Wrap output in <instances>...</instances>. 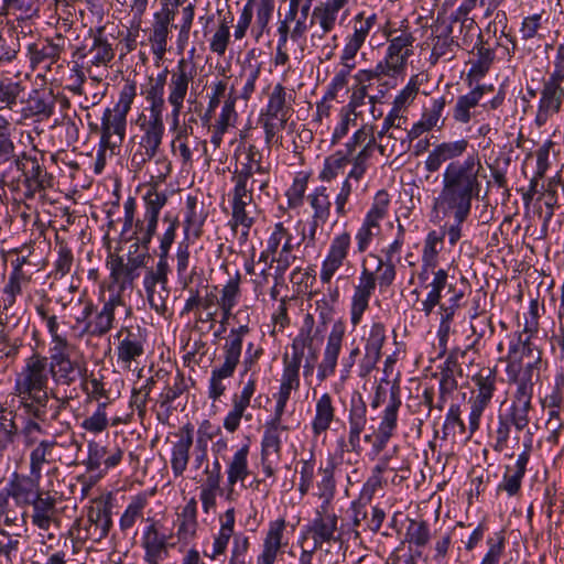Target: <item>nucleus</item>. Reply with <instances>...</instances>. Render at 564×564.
Returning <instances> with one entry per match:
<instances>
[{
	"instance_id": "nucleus-3",
	"label": "nucleus",
	"mask_w": 564,
	"mask_h": 564,
	"mask_svg": "<svg viewBox=\"0 0 564 564\" xmlns=\"http://www.w3.org/2000/svg\"><path fill=\"white\" fill-rule=\"evenodd\" d=\"M82 311L75 316L76 326H83L80 336L102 337L115 326L116 310L126 307L122 295L113 293L98 308L91 300H79Z\"/></svg>"
},
{
	"instance_id": "nucleus-1",
	"label": "nucleus",
	"mask_w": 564,
	"mask_h": 564,
	"mask_svg": "<svg viewBox=\"0 0 564 564\" xmlns=\"http://www.w3.org/2000/svg\"><path fill=\"white\" fill-rule=\"evenodd\" d=\"M484 171L478 153L470 154L463 163H452L442 175V189L434 199V208L445 215L453 214L455 224L447 231L448 242L454 246L462 237V224L467 219L471 202L478 198Z\"/></svg>"
},
{
	"instance_id": "nucleus-30",
	"label": "nucleus",
	"mask_w": 564,
	"mask_h": 564,
	"mask_svg": "<svg viewBox=\"0 0 564 564\" xmlns=\"http://www.w3.org/2000/svg\"><path fill=\"white\" fill-rule=\"evenodd\" d=\"M32 505V523L41 530H50L56 519V499L48 492L45 495L36 494V497L30 502Z\"/></svg>"
},
{
	"instance_id": "nucleus-16",
	"label": "nucleus",
	"mask_w": 564,
	"mask_h": 564,
	"mask_svg": "<svg viewBox=\"0 0 564 564\" xmlns=\"http://www.w3.org/2000/svg\"><path fill=\"white\" fill-rule=\"evenodd\" d=\"M253 197L248 188L234 187L231 228L241 227V237L247 240L249 230L256 221L257 208L251 206Z\"/></svg>"
},
{
	"instance_id": "nucleus-47",
	"label": "nucleus",
	"mask_w": 564,
	"mask_h": 564,
	"mask_svg": "<svg viewBox=\"0 0 564 564\" xmlns=\"http://www.w3.org/2000/svg\"><path fill=\"white\" fill-rule=\"evenodd\" d=\"M57 445L55 440H42L30 453V473L35 477H42L44 464L51 463V456L54 447Z\"/></svg>"
},
{
	"instance_id": "nucleus-8",
	"label": "nucleus",
	"mask_w": 564,
	"mask_h": 564,
	"mask_svg": "<svg viewBox=\"0 0 564 564\" xmlns=\"http://www.w3.org/2000/svg\"><path fill=\"white\" fill-rule=\"evenodd\" d=\"M72 344L67 346H51L47 358L50 373L56 384L72 386L86 371L85 364L70 358Z\"/></svg>"
},
{
	"instance_id": "nucleus-54",
	"label": "nucleus",
	"mask_w": 564,
	"mask_h": 564,
	"mask_svg": "<svg viewBox=\"0 0 564 564\" xmlns=\"http://www.w3.org/2000/svg\"><path fill=\"white\" fill-rule=\"evenodd\" d=\"M80 381L82 390L89 400H104L102 402L108 403L109 391L100 378L95 377L93 372L88 375L86 370L82 373Z\"/></svg>"
},
{
	"instance_id": "nucleus-34",
	"label": "nucleus",
	"mask_w": 564,
	"mask_h": 564,
	"mask_svg": "<svg viewBox=\"0 0 564 564\" xmlns=\"http://www.w3.org/2000/svg\"><path fill=\"white\" fill-rule=\"evenodd\" d=\"M307 200L314 210L310 229V236L314 238L317 227L327 221L332 203L325 186L317 187L307 196Z\"/></svg>"
},
{
	"instance_id": "nucleus-32",
	"label": "nucleus",
	"mask_w": 564,
	"mask_h": 564,
	"mask_svg": "<svg viewBox=\"0 0 564 564\" xmlns=\"http://www.w3.org/2000/svg\"><path fill=\"white\" fill-rule=\"evenodd\" d=\"M285 527L286 522L284 519H278L270 523L263 541V550L258 557L257 564H274L278 553L282 547V538Z\"/></svg>"
},
{
	"instance_id": "nucleus-44",
	"label": "nucleus",
	"mask_w": 564,
	"mask_h": 564,
	"mask_svg": "<svg viewBox=\"0 0 564 564\" xmlns=\"http://www.w3.org/2000/svg\"><path fill=\"white\" fill-rule=\"evenodd\" d=\"M83 57H88L94 66L108 65L115 57L112 44L102 36V29H99L94 36L93 45L87 53L82 54Z\"/></svg>"
},
{
	"instance_id": "nucleus-55",
	"label": "nucleus",
	"mask_w": 564,
	"mask_h": 564,
	"mask_svg": "<svg viewBox=\"0 0 564 564\" xmlns=\"http://www.w3.org/2000/svg\"><path fill=\"white\" fill-rule=\"evenodd\" d=\"M288 119L260 115L259 121L264 130V140L268 148L281 144V137L279 134L285 129Z\"/></svg>"
},
{
	"instance_id": "nucleus-49",
	"label": "nucleus",
	"mask_w": 564,
	"mask_h": 564,
	"mask_svg": "<svg viewBox=\"0 0 564 564\" xmlns=\"http://www.w3.org/2000/svg\"><path fill=\"white\" fill-rule=\"evenodd\" d=\"M314 326V318L311 314H307L304 318L303 326L300 329L299 335L293 339L292 350L293 355L291 361L302 362L305 348L312 349L314 335L312 334Z\"/></svg>"
},
{
	"instance_id": "nucleus-58",
	"label": "nucleus",
	"mask_w": 564,
	"mask_h": 564,
	"mask_svg": "<svg viewBox=\"0 0 564 564\" xmlns=\"http://www.w3.org/2000/svg\"><path fill=\"white\" fill-rule=\"evenodd\" d=\"M248 447L243 446L232 457L228 469V482L235 485L238 480H245L248 476L247 465Z\"/></svg>"
},
{
	"instance_id": "nucleus-41",
	"label": "nucleus",
	"mask_w": 564,
	"mask_h": 564,
	"mask_svg": "<svg viewBox=\"0 0 564 564\" xmlns=\"http://www.w3.org/2000/svg\"><path fill=\"white\" fill-rule=\"evenodd\" d=\"M87 518L88 536L96 542L106 538L112 524L110 511L107 508H90Z\"/></svg>"
},
{
	"instance_id": "nucleus-10",
	"label": "nucleus",
	"mask_w": 564,
	"mask_h": 564,
	"mask_svg": "<svg viewBox=\"0 0 564 564\" xmlns=\"http://www.w3.org/2000/svg\"><path fill=\"white\" fill-rule=\"evenodd\" d=\"M145 212L143 219H138L135 223L134 236L142 245H150L159 221V215L163 206L167 202V196L163 192H159L156 186H149L143 196Z\"/></svg>"
},
{
	"instance_id": "nucleus-43",
	"label": "nucleus",
	"mask_w": 564,
	"mask_h": 564,
	"mask_svg": "<svg viewBox=\"0 0 564 564\" xmlns=\"http://www.w3.org/2000/svg\"><path fill=\"white\" fill-rule=\"evenodd\" d=\"M471 380L475 384V389L471 391V397L491 401L497 389L496 369L484 367L473 377Z\"/></svg>"
},
{
	"instance_id": "nucleus-19",
	"label": "nucleus",
	"mask_w": 564,
	"mask_h": 564,
	"mask_svg": "<svg viewBox=\"0 0 564 564\" xmlns=\"http://www.w3.org/2000/svg\"><path fill=\"white\" fill-rule=\"evenodd\" d=\"M401 406L400 389L398 386H392L390 390V398L387 408L383 411L381 422L376 433V441L373 449L380 453L386 447L389 440L392 437L397 429L398 411Z\"/></svg>"
},
{
	"instance_id": "nucleus-5",
	"label": "nucleus",
	"mask_w": 564,
	"mask_h": 564,
	"mask_svg": "<svg viewBox=\"0 0 564 564\" xmlns=\"http://www.w3.org/2000/svg\"><path fill=\"white\" fill-rule=\"evenodd\" d=\"M377 22L376 14L365 17V13H358L352 20V33L346 37V43L341 51L340 69L333 78L332 87L335 90L343 89L348 84L350 70L355 68V57L366 42L370 31Z\"/></svg>"
},
{
	"instance_id": "nucleus-7",
	"label": "nucleus",
	"mask_w": 564,
	"mask_h": 564,
	"mask_svg": "<svg viewBox=\"0 0 564 564\" xmlns=\"http://www.w3.org/2000/svg\"><path fill=\"white\" fill-rule=\"evenodd\" d=\"M388 46L380 62L391 73L393 78L404 74L408 59L413 55L415 37L408 30L384 29Z\"/></svg>"
},
{
	"instance_id": "nucleus-24",
	"label": "nucleus",
	"mask_w": 564,
	"mask_h": 564,
	"mask_svg": "<svg viewBox=\"0 0 564 564\" xmlns=\"http://www.w3.org/2000/svg\"><path fill=\"white\" fill-rule=\"evenodd\" d=\"M349 247L350 236L347 232H343L333 239L328 254L322 264L319 273L322 283H329L332 281L334 274L344 264Z\"/></svg>"
},
{
	"instance_id": "nucleus-6",
	"label": "nucleus",
	"mask_w": 564,
	"mask_h": 564,
	"mask_svg": "<svg viewBox=\"0 0 564 564\" xmlns=\"http://www.w3.org/2000/svg\"><path fill=\"white\" fill-rule=\"evenodd\" d=\"M149 245H142L135 236V241L130 245L127 261L120 256H111L108 261L110 278L117 285V293L121 294L127 288L132 286L139 276V270L145 267L149 257Z\"/></svg>"
},
{
	"instance_id": "nucleus-25",
	"label": "nucleus",
	"mask_w": 564,
	"mask_h": 564,
	"mask_svg": "<svg viewBox=\"0 0 564 564\" xmlns=\"http://www.w3.org/2000/svg\"><path fill=\"white\" fill-rule=\"evenodd\" d=\"M69 45V40L57 33L52 39H46L39 43L30 44L28 52L32 65H37L44 62L55 63L59 59L61 54Z\"/></svg>"
},
{
	"instance_id": "nucleus-35",
	"label": "nucleus",
	"mask_w": 564,
	"mask_h": 564,
	"mask_svg": "<svg viewBox=\"0 0 564 564\" xmlns=\"http://www.w3.org/2000/svg\"><path fill=\"white\" fill-rule=\"evenodd\" d=\"M292 93L282 84H276L269 93L268 104L262 113L270 117L289 118L292 111Z\"/></svg>"
},
{
	"instance_id": "nucleus-37",
	"label": "nucleus",
	"mask_w": 564,
	"mask_h": 564,
	"mask_svg": "<svg viewBox=\"0 0 564 564\" xmlns=\"http://www.w3.org/2000/svg\"><path fill=\"white\" fill-rule=\"evenodd\" d=\"M40 479L41 477H35L31 474L29 476H20L15 473L4 494H8L9 498L12 497L17 501L21 500L24 503H30L36 497V494H40L37 491Z\"/></svg>"
},
{
	"instance_id": "nucleus-38",
	"label": "nucleus",
	"mask_w": 564,
	"mask_h": 564,
	"mask_svg": "<svg viewBox=\"0 0 564 564\" xmlns=\"http://www.w3.org/2000/svg\"><path fill=\"white\" fill-rule=\"evenodd\" d=\"M335 419V408L333 398L329 393H323L315 404V416L312 421V431L314 436L325 433Z\"/></svg>"
},
{
	"instance_id": "nucleus-27",
	"label": "nucleus",
	"mask_w": 564,
	"mask_h": 564,
	"mask_svg": "<svg viewBox=\"0 0 564 564\" xmlns=\"http://www.w3.org/2000/svg\"><path fill=\"white\" fill-rule=\"evenodd\" d=\"M246 162L232 175L235 187L248 188V182L256 172L271 169L270 163L263 161L262 151L254 144L245 148Z\"/></svg>"
},
{
	"instance_id": "nucleus-28",
	"label": "nucleus",
	"mask_w": 564,
	"mask_h": 564,
	"mask_svg": "<svg viewBox=\"0 0 564 564\" xmlns=\"http://www.w3.org/2000/svg\"><path fill=\"white\" fill-rule=\"evenodd\" d=\"M527 360H541V351L531 343L530 336L519 334L517 340L511 343L508 352V372H516Z\"/></svg>"
},
{
	"instance_id": "nucleus-31",
	"label": "nucleus",
	"mask_w": 564,
	"mask_h": 564,
	"mask_svg": "<svg viewBox=\"0 0 564 564\" xmlns=\"http://www.w3.org/2000/svg\"><path fill=\"white\" fill-rule=\"evenodd\" d=\"M177 437L178 441L173 445L171 457V467L176 477L182 476L187 467L189 449L193 445V427L189 424L183 426Z\"/></svg>"
},
{
	"instance_id": "nucleus-21",
	"label": "nucleus",
	"mask_w": 564,
	"mask_h": 564,
	"mask_svg": "<svg viewBox=\"0 0 564 564\" xmlns=\"http://www.w3.org/2000/svg\"><path fill=\"white\" fill-rule=\"evenodd\" d=\"M127 116L107 108L104 111L100 127V145L111 149L121 145L126 135Z\"/></svg>"
},
{
	"instance_id": "nucleus-40",
	"label": "nucleus",
	"mask_w": 564,
	"mask_h": 564,
	"mask_svg": "<svg viewBox=\"0 0 564 564\" xmlns=\"http://www.w3.org/2000/svg\"><path fill=\"white\" fill-rule=\"evenodd\" d=\"M167 535L160 533L156 524H150L143 535L142 545L145 549V560L149 563H156L162 554L166 552Z\"/></svg>"
},
{
	"instance_id": "nucleus-17",
	"label": "nucleus",
	"mask_w": 564,
	"mask_h": 564,
	"mask_svg": "<svg viewBox=\"0 0 564 564\" xmlns=\"http://www.w3.org/2000/svg\"><path fill=\"white\" fill-rule=\"evenodd\" d=\"M468 147L467 139L444 141L434 145L424 161L425 170L429 173H435L447 162L446 167L452 163H463L464 161H457V159L466 153Z\"/></svg>"
},
{
	"instance_id": "nucleus-13",
	"label": "nucleus",
	"mask_w": 564,
	"mask_h": 564,
	"mask_svg": "<svg viewBox=\"0 0 564 564\" xmlns=\"http://www.w3.org/2000/svg\"><path fill=\"white\" fill-rule=\"evenodd\" d=\"M376 148H378L382 155H390L392 152H394L392 149L390 153H387L386 144L377 145L372 127L368 124L362 126L354 133L350 141L346 143V150L350 158V164L360 165L368 169V161L372 156Z\"/></svg>"
},
{
	"instance_id": "nucleus-46",
	"label": "nucleus",
	"mask_w": 564,
	"mask_h": 564,
	"mask_svg": "<svg viewBox=\"0 0 564 564\" xmlns=\"http://www.w3.org/2000/svg\"><path fill=\"white\" fill-rule=\"evenodd\" d=\"M23 426L20 431L25 447H35L37 445L39 436L45 434V429L42 423L46 422L47 409L43 412V417H37L31 413H23Z\"/></svg>"
},
{
	"instance_id": "nucleus-26",
	"label": "nucleus",
	"mask_w": 564,
	"mask_h": 564,
	"mask_svg": "<svg viewBox=\"0 0 564 564\" xmlns=\"http://www.w3.org/2000/svg\"><path fill=\"white\" fill-rule=\"evenodd\" d=\"M376 289V278L372 272L364 268L359 284L356 285L351 302V323L354 326L361 321L362 314L368 308L369 300Z\"/></svg>"
},
{
	"instance_id": "nucleus-18",
	"label": "nucleus",
	"mask_w": 564,
	"mask_h": 564,
	"mask_svg": "<svg viewBox=\"0 0 564 564\" xmlns=\"http://www.w3.org/2000/svg\"><path fill=\"white\" fill-rule=\"evenodd\" d=\"M345 333L346 327L343 322L337 321L333 324L332 330L327 337L323 359L317 368V378L321 382L335 373Z\"/></svg>"
},
{
	"instance_id": "nucleus-60",
	"label": "nucleus",
	"mask_w": 564,
	"mask_h": 564,
	"mask_svg": "<svg viewBox=\"0 0 564 564\" xmlns=\"http://www.w3.org/2000/svg\"><path fill=\"white\" fill-rule=\"evenodd\" d=\"M169 271L167 258H159L155 269H150L144 276V289L167 286Z\"/></svg>"
},
{
	"instance_id": "nucleus-64",
	"label": "nucleus",
	"mask_w": 564,
	"mask_h": 564,
	"mask_svg": "<svg viewBox=\"0 0 564 564\" xmlns=\"http://www.w3.org/2000/svg\"><path fill=\"white\" fill-rule=\"evenodd\" d=\"M431 539L430 529L426 522L411 520L406 529V540L410 544L419 547L425 546Z\"/></svg>"
},
{
	"instance_id": "nucleus-2",
	"label": "nucleus",
	"mask_w": 564,
	"mask_h": 564,
	"mask_svg": "<svg viewBox=\"0 0 564 564\" xmlns=\"http://www.w3.org/2000/svg\"><path fill=\"white\" fill-rule=\"evenodd\" d=\"M50 375L47 357L33 354L25 360L14 382V394L19 401L18 410L43 417L50 401L47 392Z\"/></svg>"
},
{
	"instance_id": "nucleus-59",
	"label": "nucleus",
	"mask_w": 564,
	"mask_h": 564,
	"mask_svg": "<svg viewBox=\"0 0 564 564\" xmlns=\"http://www.w3.org/2000/svg\"><path fill=\"white\" fill-rule=\"evenodd\" d=\"M163 223L167 224V227L160 238V253L159 258H169V252L171 246L174 242L176 230L178 228L180 221L177 216H174L170 213L165 214L163 217Z\"/></svg>"
},
{
	"instance_id": "nucleus-14",
	"label": "nucleus",
	"mask_w": 564,
	"mask_h": 564,
	"mask_svg": "<svg viewBox=\"0 0 564 564\" xmlns=\"http://www.w3.org/2000/svg\"><path fill=\"white\" fill-rule=\"evenodd\" d=\"M534 123L541 128L560 112L564 100V82L547 78L543 82Z\"/></svg>"
},
{
	"instance_id": "nucleus-11",
	"label": "nucleus",
	"mask_w": 564,
	"mask_h": 564,
	"mask_svg": "<svg viewBox=\"0 0 564 564\" xmlns=\"http://www.w3.org/2000/svg\"><path fill=\"white\" fill-rule=\"evenodd\" d=\"M192 80L193 68L189 67L185 59H181L177 63L176 69L171 73L167 83V101L172 107L171 120L173 129H177L180 126V116Z\"/></svg>"
},
{
	"instance_id": "nucleus-20",
	"label": "nucleus",
	"mask_w": 564,
	"mask_h": 564,
	"mask_svg": "<svg viewBox=\"0 0 564 564\" xmlns=\"http://www.w3.org/2000/svg\"><path fill=\"white\" fill-rule=\"evenodd\" d=\"M175 14L174 8L170 7V0H163L161 9L153 15L150 42L156 55L161 56L166 52L170 26H172Z\"/></svg>"
},
{
	"instance_id": "nucleus-52",
	"label": "nucleus",
	"mask_w": 564,
	"mask_h": 564,
	"mask_svg": "<svg viewBox=\"0 0 564 564\" xmlns=\"http://www.w3.org/2000/svg\"><path fill=\"white\" fill-rule=\"evenodd\" d=\"M279 247H282L281 251H293V236L288 228L284 227L283 223H276L267 240V251L274 254L278 252Z\"/></svg>"
},
{
	"instance_id": "nucleus-33",
	"label": "nucleus",
	"mask_w": 564,
	"mask_h": 564,
	"mask_svg": "<svg viewBox=\"0 0 564 564\" xmlns=\"http://www.w3.org/2000/svg\"><path fill=\"white\" fill-rule=\"evenodd\" d=\"M56 97L50 89H34L26 99L25 111L29 116L48 119L55 109Z\"/></svg>"
},
{
	"instance_id": "nucleus-51",
	"label": "nucleus",
	"mask_w": 564,
	"mask_h": 564,
	"mask_svg": "<svg viewBox=\"0 0 564 564\" xmlns=\"http://www.w3.org/2000/svg\"><path fill=\"white\" fill-rule=\"evenodd\" d=\"M484 95L482 87H476L467 95L459 96L454 108V119L462 123L470 120V109L475 108Z\"/></svg>"
},
{
	"instance_id": "nucleus-45",
	"label": "nucleus",
	"mask_w": 564,
	"mask_h": 564,
	"mask_svg": "<svg viewBox=\"0 0 564 564\" xmlns=\"http://www.w3.org/2000/svg\"><path fill=\"white\" fill-rule=\"evenodd\" d=\"M117 354L118 360L130 367L132 361L144 354L142 337L127 329V336L119 343Z\"/></svg>"
},
{
	"instance_id": "nucleus-57",
	"label": "nucleus",
	"mask_w": 564,
	"mask_h": 564,
	"mask_svg": "<svg viewBox=\"0 0 564 564\" xmlns=\"http://www.w3.org/2000/svg\"><path fill=\"white\" fill-rule=\"evenodd\" d=\"M300 368L301 364L291 361L288 356H284V369L282 375V382L280 386L279 394L290 397L292 390L300 387Z\"/></svg>"
},
{
	"instance_id": "nucleus-39",
	"label": "nucleus",
	"mask_w": 564,
	"mask_h": 564,
	"mask_svg": "<svg viewBox=\"0 0 564 564\" xmlns=\"http://www.w3.org/2000/svg\"><path fill=\"white\" fill-rule=\"evenodd\" d=\"M166 75L161 74L155 79H150L149 86L147 87L144 94L145 100L149 104L147 110L149 111V117H158L163 118V110L165 107L164 100V86H165Z\"/></svg>"
},
{
	"instance_id": "nucleus-22",
	"label": "nucleus",
	"mask_w": 564,
	"mask_h": 564,
	"mask_svg": "<svg viewBox=\"0 0 564 564\" xmlns=\"http://www.w3.org/2000/svg\"><path fill=\"white\" fill-rule=\"evenodd\" d=\"M367 424V406L361 395L354 397L350 401L348 414V442L341 441V446L347 447V452L359 453L361 451L360 435Z\"/></svg>"
},
{
	"instance_id": "nucleus-12",
	"label": "nucleus",
	"mask_w": 564,
	"mask_h": 564,
	"mask_svg": "<svg viewBox=\"0 0 564 564\" xmlns=\"http://www.w3.org/2000/svg\"><path fill=\"white\" fill-rule=\"evenodd\" d=\"M21 185L25 187V198H33L37 193L53 186V177L36 156L23 152L20 155Z\"/></svg>"
},
{
	"instance_id": "nucleus-56",
	"label": "nucleus",
	"mask_w": 564,
	"mask_h": 564,
	"mask_svg": "<svg viewBox=\"0 0 564 564\" xmlns=\"http://www.w3.org/2000/svg\"><path fill=\"white\" fill-rule=\"evenodd\" d=\"M273 0H260L257 7L256 22L251 29V34L257 42L260 41L264 32H268V25L273 13Z\"/></svg>"
},
{
	"instance_id": "nucleus-23",
	"label": "nucleus",
	"mask_w": 564,
	"mask_h": 564,
	"mask_svg": "<svg viewBox=\"0 0 564 564\" xmlns=\"http://www.w3.org/2000/svg\"><path fill=\"white\" fill-rule=\"evenodd\" d=\"M338 518L335 513H327V506L323 503L317 510V517L308 528V532L314 540V549L322 547L325 542H337L340 534L337 528Z\"/></svg>"
},
{
	"instance_id": "nucleus-29",
	"label": "nucleus",
	"mask_w": 564,
	"mask_h": 564,
	"mask_svg": "<svg viewBox=\"0 0 564 564\" xmlns=\"http://www.w3.org/2000/svg\"><path fill=\"white\" fill-rule=\"evenodd\" d=\"M350 0H325L319 2L312 12L310 26L319 25L326 31H333L338 13L344 10Z\"/></svg>"
},
{
	"instance_id": "nucleus-61",
	"label": "nucleus",
	"mask_w": 564,
	"mask_h": 564,
	"mask_svg": "<svg viewBox=\"0 0 564 564\" xmlns=\"http://www.w3.org/2000/svg\"><path fill=\"white\" fill-rule=\"evenodd\" d=\"M19 51L20 43L18 36L10 31H0V65L15 59Z\"/></svg>"
},
{
	"instance_id": "nucleus-4",
	"label": "nucleus",
	"mask_w": 564,
	"mask_h": 564,
	"mask_svg": "<svg viewBox=\"0 0 564 564\" xmlns=\"http://www.w3.org/2000/svg\"><path fill=\"white\" fill-rule=\"evenodd\" d=\"M250 333L248 323H242L236 328H231L226 337L223 346V364L213 369L209 380L208 397L213 400L220 398L226 386L224 380L232 377L235 370L240 361L242 352L243 338Z\"/></svg>"
},
{
	"instance_id": "nucleus-42",
	"label": "nucleus",
	"mask_w": 564,
	"mask_h": 564,
	"mask_svg": "<svg viewBox=\"0 0 564 564\" xmlns=\"http://www.w3.org/2000/svg\"><path fill=\"white\" fill-rule=\"evenodd\" d=\"M386 341L383 324L373 323L366 338L364 361L367 367H373L381 358V348Z\"/></svg>"
},
{
	"instance_id": "nucleus-36",
	"label": "nucleus",
	"mask_w": 564,
	"mask_h": 564,
	"mask_svg": "<svg viewBox=\"0 0 564 564\" xmlns=\"http://www.w3.org/2000/svg\"><path fill=\"white\" fill-rule=\"evenodd\" d=\"M455 279L452 278L449 281V276L446 270L440 269L434 272V278L431 283L426 285L430 289L426 299L422 302V311L425 315H430L435 306L440 304V301L443 299V292H447L449 285H455L456 282H453Z\"/></svg>"
},
{
	"instance_id": "nucleus-9",
	"label": "nucleus",
	"mask_w": 564,
	"mask_h": 564,
	"mask_svg": "<svg viewBox=\"0 0 564 564\" xmlns=\"http://www.w3.org/2000/svg\"><path fill=\"white\" fill-rule=\"evenodd\" d=\"M137 123L142 131V135L139 142V149L132 155V162L137 165H141L156 155L165 129L163 118L158 117L141 115Z\"/></svg>"
},
{
	"instance_id": "nucleus-15",
	"label": "nucleus",
	"mask_w": 564,
	"mask_h": 564,
	"mask_svg": "<svg viewBox=\"0 0 564 564\" xmlns=\"http://www.w3.org/2000/svg\"><path fill=\"white\" fill-rule=\"evenodd\" d=\"M534 123L541 128L560 112L564 100V82L547 78L543 82Z\"/></svg>"
},
{
	"instance_id": "nucleus-48",
	"label": "nucleus",
	"mask_w": 564,
	"mask_h": 564,
	"mask_svg": "<svg viewBox=\"0 0 564 564\" xmlns=\"http://www.w3.org/2000/svg\"><path fill=\"white\" fill-rule=\"evenodd\" d=\"M0 186L12 192L21 188L20 155L0 161Z\"/></svg>"
},
{
	"instance_id": "nucleus-62",
	"label": "nucleus",
	"mask_w": 564,
	"mask_h": 564,
	"mask_svg": "<svg viewBox=\"0 0 564 564\" xmlns=\"http://www.w3.org/2000/svg\"><path fill=\"white\" fill-rule=\"evenodd\" d=\"M443 238L444 235H440L436 231H431L427 235L423 248V262L426 267L435 268L437 254L443 246Z\"/></svg>"
},
{
	"instance_id": "nucleus-53",
	"label": "nucleus",
	"mask_w": 564,
	"mask_h": 564,
	"mask_svg": "<svg viewBox=\"0 0 564 564\" xmlns=\"http://www.w3.org/2000/svg\"><path fill=\"white\" fill-rule=\"evenodd\" d=\"M35 311L41 319L45 322L46 328L52 338V346H67V344H70L67 337L59 333L57 316L51 313L47 304L41 303L36 305Z\"/></svg>"
},
{
	"instance_id": "nucleus-63",
	"label": "nucleus",
	"mask_w": 564,
	"mask_h": 564,
	"mask_svg": "<svg viewBox=\"0 0 564 564\" xmlns=\"http://www.w3.org/2000/svg\"><path fill=\"white\" fill-rule=\"evenodd\" d=\"M106 408L107 402H100L97 406L96 412L83 421L82 427L94 434H99L104 432L109 424Z\"/></svg>"
},
{
	"instance_id": "nucleus-50",
	"label": "nucleus",
	"mask_w": 564,
	"mask_h": 564,
	"mask_svg": "<svg viewBox=\"0 0 564 564\" xmlns=\"http://www.w3.org/2000/svg\"><path fill=\"white\" fill-rule=\"evenodd\" d=\"M196 516L197 502L195 498H192L178 514L180 524L177 529V536L180 540H187L188 538L194 536L197 528Z\"/></svg>"
}]
</instances>
